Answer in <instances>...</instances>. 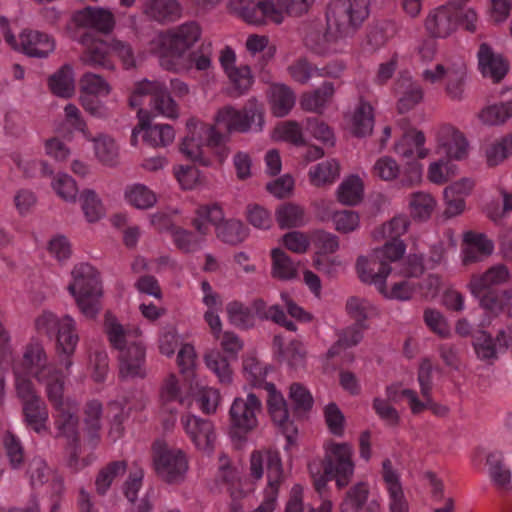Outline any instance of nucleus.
<instances>
[{"label": "nucleus", "mask_w": 512, "mask_h": 512, "mask_svg": "<svg viewBox=\"0 0 512 512\" xmlns=\"http://www.w3.org/2000/svg\"><path fill=\"white\" fill-rule=\"evenodd\" d=\"M463 242L461 261L464 265L479 262L494 250L493 242L482 233L468 231L463 235Z\"/></svg>", "instance_id": "nucleus-35"}, {"label": "nucleus", "mask_w": 512, "mask_h": 512, "mask_svg": "<svg viewBox=\"0 0 512 512\" xmlns=\"http://www.w3.org/2000/svg\"><path fill=\"white\" fill-rule=\"evenodd\" d=\"M272 267L271 274L280 280H292L296 278L298 268L296 263L281 249L271 250Z\"/></svg>", "instance_id": "nucleus-57"}, {"label": "nucleus", "mask_w": 512, "mask_h": 512, "mask_svg": "<svg viewBox=\"0 0 512 512\" xmlns=\"http://www.w3.org/2000/svg\"><path fill=\"white\" fill-rule=\"evenodd\" d=\"M346 129L357 137H365L372 133L374 112L370 103L364 100L357 102L344 116Z\"/></svg>", "instance_id": "nucleus-30"}, {"label": "nucleus", "mask_w": 512, "mask_h": 512, "mask_svg": "<svg viewBox=\"0 0 512 512\" xmlns=\"http://www.w3.org/2000/svg\"><path fill=\"white\" fill-rule=\"evenodd\" d=\"M153 468L163 482L181 485L189 471V457L183 449L158 441L153 446Z\"/></svg>", "instance_id": "nucleus-12"}, {"label": "nucleus", "mask_w": 512, "mask_h": 512, "mask_svg": "<svg viewBox=\"0 0 512 512\" xmlns=\"http://www.w3.org/2000/svg\"><path fill=\"white\" fill-rule=\"evenodd\" d=\"M149 114L155 116H163L166 118H177L179 115L178 105L166 91V86L163 83V88L160 91L154 92L150 100Z\"/></svg>", "instance_id": "nucleus-59"}, {"label": "nucleus", "mask_w": 512, "mask_h": 512, "mask_svg": "<svg viewBox=\"0 0 512 512\" xmlns=\"http://www.w3.org/2000/svg\"><path fill=\"white\" fill-rule=\"evenodd\" d=\"M200 36L201 30L197 23H185L157 34L150 42V49L159 59L161 66L167 70L182 72L194 65L199 71H208L212 67L210 54L188 53Z\"/></svg>", "instance_id": "nucleus-3"}, {"label": "nucleus", "mask_w": 512, "mask_h": 512, "mask_svg": "<svg viewBox=\"0 0 512 512\" xmlns=\"http://www.w3.org/2000/svg\"><path fill=\"white\" fill-rule=\"evenodd\" d=\"M275 219L280 229L299 228L308 222L305 208L292 202L279 205L275 210Z\"/></svg>", "instance_id": "nucleus-47"}, {"label": "nucleus", "mask_w": 512, "mask_h": 512, "mask_svg": "<svg viewBox=\"0 0 512 512\" xmlns=\"http://www.w3.org/2000/svg\"><path fill=\"white\" fill-rule=\"evenodd\" d=\"M319 218L321 221L330 220L334 230L340 234L353 233L357 231L361 225L359 213L353 210H335L331 214L321 212Z\"/></svg>", "instance_id": "nucleus-49"}, {"label": "nucleus", "mask_w": 512, "mask_h": 512, "mask_svg": "<svg viewBox=\"0 0 512 512\" xmlns=\"http://www.w3.org/2000/svg\"><path fill=\"white\" fill-rule=\"evenodd\" d=\"M274 355L280 362L297 367L303 363L305 350L303 345L295 340L285 341L277 335L273 340Z\"/></svg>", "instance_id": "nucleus-46"}, {"label": "nucleus", "mask_w": 512, "mask_h": 512, "mask_svg": "<svg viewBox=\"0 0 512 512\" xmlns=\"http://www.w3.org/2000/svg\"><path fill=\"white\" fill-rule=\"evenodd\" d=\"M189 389V401L192 400L199 411L205 415L215 414L222 404V395L217 387L210 386L206 378L199 374H192L186 380Z\"/></svg>", "instance_id": "nucleus-22"}, {"label": "nucleus", "mask_w": 512, "mask_h": 512, "mask_svg": "<svg viewBox=\"0 0 512 512\" xmlns=\"http://www.w3.org/2000/svg\"><path fill=\"white\" fill-rule=\"evenodd\" d=\"M67 290L83 316L94 319L100 313L104 289L100 272L94 266L84 262L76 264L71 270Z\"/></svg>", "instance_id": "nucleus-7"}, {"label": "nucleus", "mask_w": 512, "mask_h": 512, "mask_svg": "<svg viewBox=\"0 0 512 512\" xmlns=\"http://www.w3.org/2000/svg\"><path fill=\"white\" fill-rule=\"evenodd\" d=\"M380 475L387 493L389 511L409 512V504L404 494L401 476L390 459L382 461Z\"/></svg>", "instance_id": "nucleus-24"}, {"label": "nucleus", "mask_w": 512, "mask_h": 512, "mask_svg": "<svg viewBox=\"0 0 512 512\" xmlns=\"http://www.w3.org/2000/svg\"><path fill=\"white\" fill-rule=\"evenodd\" d=\"M425 271L423 257L416 254H410L401 269L400 273L403 278L395 280L397 272L392 269V275L385 279L380 288L377 290L385 298L398 301H407L413 297L418 289L424 290L426 297L435 296L440 281L437 276L430 275L428 283L424 286L415 283L412 278L421 276Z\"/></svg>", "instance_id": "nucleus-8"}, {"label": "nucleus", "mask_w": 512, "mask_h": 512, "mask_svg": "<svg viewBox=\"0 0 512 512\" xmlns=\"http://www.w3.org/2000/svg\"><path fill=\"white\" fill-rule=\"evenodd\" d=\"M315 0H259L253 6H242L237 13L245 22L255 26L272 23L281 25L298 18L311 9Z\"/></svg>", "instance_id": "nucleus-9"}, {"label": "nucleus", "mask_w": 512, "mask_h": 512, "mask_svg": "<svg viewBox=\"0 0 512 512\" xmlns=\"http://www.w3.org/2000/svg\"><path fill=\"white\" fill-rule=\"evenodd\" d=\"M91 143L95 159L104 166L115 167L120 161V147L117 141L107 133L83 136Z\"/></svg>", "instance_id": "nucleus-34"}, {"label": "nucleus", "mask_w": 512, "mask_h": 512, "mask_svg": "<svg viewBox=\"0 0 512 512\" xmlns=\"http://www.w3.org/2000/svg\"><path fill=\"white\" fill-rule=\"evenodd\" d=\"M336 198L339 203L346 206L358 205L364 196V183L358 175L345 177L338 185Z\"/></svg>", "instance_id": "nucleus-48"}, {"label": "nucleus", "mask_w": 512, "mask_h": 512, "mask_svg": "<svg viewBox=\"0 0 512 512\" xmlns=\"http://www.w3.org/2000/svg\"><path fill=\"white\" fill-rule=\"evenodd\" d=\"M511 273L504 264H496L482 273L471 276L467 288L471 295L478 300L483 310H497L501 308L498 303V292L494 287L509 282Z\"/></svg>", "instance_id": "nucleus-14"}, {"label": "nucleus", "mask_w": 512, "mask_h": 512, "mask_svg": "<svg viewBox=\"0 0 512 512\" xmlns=\"http://www.w3.org/2000/svg\"><path fill=\"white\" fill-rule=\"evenodd\" d=\"M0 26L6 43L15 51L30 57L46 58L55 50L54 38L46 33L26 29L16 37L11 33L5 18L0 20Z\"/></svg>", "instance_id": "nucleus-15"}, {"label": "nucleus", "mask_w": 512, "mask_h": 512, "mask_svg": "<svg viewBox=\"0 0 512 512\" xmlns=\"http://www.w3.org/2000/svg\"><path fill=\"white\" fill-rule=\"evenodd\" d=\"M181 424L197 450L208 455L214 451L217 435L212 421L187 413L181 417Z\"/></svg>", "instance_id": "nucleus-20"}, {"label": "nucleus", "mask_w": 512, "mask_h": 512, "mask_svg": "<svg viewBox=\"0 0 512 512\" xmlns=\"http://www.w3.org/2000/svg\"><path fill=\"white\" fill-rule=\"evenodd\" d=\"M423 132L411 129L403 133L394 143L393 151L402 160L425 159L430 154L425 146Z\"/></svg>", "instance_id": "nucleus-32"}, {"label": "nucleus", "mask_w": 512, "mask_h": 512, "mask_svg": "<svg viewBox=\"0 0 512 512\" xmlns=\"http://www.w3.org/2000/svg\"><path fill=\"white\" fill-rule=\"evenodd\" d=\"M355 266L359 279L363 283L374 285L377 290L392 275V267L380 263L372 250L366 255H360Z\"/></svg>", "instance_id": "nucleus-29"}, {"label": "nucleus", "mask_w": 512, "mask_h": 512, "mask_svg": "<svg viewBox=\"0 0 512 512\" xmlns=\"http://www.w3.org/2000/svg\"><path fill=\"white\" fill-rule=\"evenodd\" d=\"M370 0H331L326 11V26L310 31L306 47L314 54L325 56L343 52L347 41L369 16Z\"/></svg>", "instance_id": "nucleus-2"}, {"label": "nucleus", "mask_w": 512, "mask_h": 512, "mask_svg": "<svg viewBox=\"0 0 512 512\" xmlns=\"http://www.w3.org/2000/svg\"><path fill=\"white\" fill-rule=\"evenodd\" d=\"M434 151L450 160H463L468 155L469 143L460 130L444 125L436 132Z\"/></svg>", "instance_id": "nucleus-23"}, {"label": "nucleus", "mask_w": 512, "mask_h": 512, "mask_svg": "<svg viewBox=\"0 0 512 512\" xmlns=\"http://www.w3.org/2000/svg\"><path fill=\"white\" fill-rule=\"evenodd\" d=\"M265 389L268 393L266 399L268 413L273 423L285 435L287 441L285 450H289L293 445L296 444L297 429L295 428L293 422L290 420L286 400L282 393L276 389L274 384H266Z\"/></svg>", "instance_id": "nucleus-19"}, {"label": "nucleus", "mask_w": 512, "mask_h": 512, "mask_svg": "<svg viewBox=\"0 0 512 512\" xmlns=\"http://www.w3.org/2000/svg\"><path fill=\"white\" fill-rule=\"evenodd\" d=\"M187 133L180 143V152L189 160L206 167L222 165L230 154L223 136L215 126L191 118Z\"/></svg>", "instance_id": "nucleus-5"}, {"label": "nucleus", "mask_w": 512, "mask_h": 512, "mask_svg": "<svg viewBox=\"0 0 512 512\" xmlns=\"http://www.w3.org/2000/svg\"><path fill=\"white\" fill-rule=\"evenodd\" d=\"M81 210L87 222L96 223L106 216L100 196L92 189H84L79 197Z\"/></svg>", "instance_id": "nucleus-55"}, {"label": "nucleus", "mask_w": 512, "mask_h": 512, "mask_svg": "<svg viewBox=\"0 0 512 512\" xmlns=\"http://www.w3.org/2000/svg\"><path fill=\"white\" fill-rule=\"evenodd\" d=\"M267 99L271 113L280 118L288 115L296 102L292 88L283 83L272 84L268 89Z\"/></svg>", "instance_id": "nucleus-41"}, {"label": "nucleus", "mask_w": 512, "mask_h": 512, "mask_svg": "<svg viewBox=\"0 0 512 512\" xmlns=\"http://www.w3.org/2000/svg\"><path fill=\"white\" fill-rule=\"evenodd\" d=\"M125 202L139 210H148L158 201L157 194L142 183H132L125 187L123 192Z\"/></svg>", "instance_id": "nucleus-45"}, {"label": "nucleus", "mask_w": 512, "mask_h": 512, "mask_svg": "<svg viewBox=\"0 0 512 512\" xmlns=\"http://www.w3.org/2000/svg\"><path fill=\"white\" fill-rule=\"evenodd\" d=\"M217 238L229 245H239L249 236V228L239 219L230 218L216 226Z\"/></svg>", "instance_id": "nucleus-50"}, {"label": "nucleus", "mask_w": 512, "mask_h": 512, "mask_svg": "<svg viewBox=\"0 0 512 512\" xmlns=\"http://www.w3.org/2000/svg\"><path fill=\"white\" fill-rule=\"evenodd\" d=\"M386 395L387 398L393 402H399L406 399L412 413L414 414L430 409L437 416H445L449 411V408L446 405L433 402L430 395L420 399L415 391L404 387L401 383H394L387 386Z\"/></svg>", "instance_id": "nucleus-25"}, {"label": "nucleus", "mask_w": 512, "mask_h": 512, "mask_svg": "<svg viewBox=\"0 0 512 512\" xmlns=\"http://www.w3.org/2000/svg\"><path fill=\"white\" fill-rule=\"evenodd\" d=\"M369 485L366 482H358L346 493L340 505V512H360L362 505L367 501Z\"/></svg>", "instance_id": "nucleus-64"}, {"label": "nucleus", "mask_w": 512, "mask_h": 512, "mask_svg": "<svg viewBox=\"0 0 512 512\" xmlns=\"http://www.w3.org/2000/svg\"><path fill=\"white\" fill-rule=\"evenodd\" d=\"M458 173V166L448 158H440L429 163L427 178L434 184H444Z\"/></svg>", "instance_id": "nucleus-61"}, {"label": "nucleus", "mask_w": 512, "mask_h": 512, "mask_svg": "<svg viewBox=\"0 0 512 512\" xmlns=\"http://www.w3.org/2000/svg\"><path fill=\"white\" fill-rule=\"evenodd\" d=\"M236 53L231 47H224L219 54V62L233 88L242 94L250 89L253 84V76L250 67L237 65Z\"/></svg>", "instance_id": "nucleus-26"}, {"label": "nucleus", "mask_w": 512, "mask_h": 512, "mask_svg": "<svg viewBox=\"0 0 512 512\" xmlns=\"http://www.w3.org/2000/svg\"><path fill=\"white\" fill-rule=\"evenodd\" d=\"M201 292V301L205 307L203 313L204 321L208 325L214 339H219L223 327L220 318V312L223 308L222 299L207 281L201 283Z\"/></svg>", "instance_id": "nucleus-31"}, {"label": "nucleus", "mask_w": 512, "mask_h": 512, "mask_svg": "<svg viewBox=\"0 0 512 512\" xmlns=\"http://www.w3.org/2000/svg\"><path fill=\"white\" fill-rule=\"evenodd\" d=\"M270 371L267 364L260 362L253 354H246L242 360V373L252 387H264Z\"/></svg>", "instance_id": "nucleus-54"}, {"label": "nucleus", "mask_w": 512, "mask_h": 512, "mask_svg": "<svg viewBox=\"0 0 512 512\" xmlns=\"http://www.w3.org/2000/svg\"><path fill=\"white\" fill-rule=\"evenodd\" d=\"M162 88L163 83L160 81H149L147 79H143L136 82L129 97L130 106L134 109H137V113L140 111V109L145 110L143 106L146 99L148 97L151 99L153 93L160 91Z\"/></svg>", "instance_id": "nucleus-62"}, {"label": "nucleus", "mask_w": 512, "mask_h": 512, "mask_svg": "<svg viewBox=\"0 0 512 512\" xmlns=\"http://www.w3.org/2000/svg\"><path fill=\"white\" fill-rule=\"evenodd\" d=\"M341 165L334 158L326 159L310 167L308 178L311 185L315 187H326L332 185L340 176Z\"/></svg>", "instance_id": "nucleus-44"}, {"label": "nucleus", "mask_w": 512, "mask_h": 512, "mask_svg": "<svg viewBox=\"0 0 512 512\" xmlns=\"http://www.w3.org/2000/svg\"><path fill=\"white\" fill-rule=\"evenodd\" d=\"M346 311L357 323L339 334L337 342L328 350L327 358L334 357L341 350L358 344L362 340L363 331L366 328L365 320L377 315L376 306L370 300L359 296H351L347 299Z\"/></svg>", "instance_id": "nucleus-13"}, {"label": "nucleus", "mask_w": 512, "mask_h": 512, "mask_svg": "<svg viewBox=\"0 0 512 512\" xmlns=\"http://www.w3.org/2000/svg\"><path fill=\"white\" fill-rule=\"evenodd\" d=\"M73 22L79 27L91 28L100 32H109L114 26L112 13L101 7H87L75 12Z\"/></svg>", "instance_id": "nucleus-37"}, {"label": "nucleus", "mask_w": 512, "mask_h": 512, "mask_svg": "<svg viewBox=\"0 0 512 512\" xmlns=\"http://www.w3.org/2000/svg\"><path fill=\"white\" fill-rule=\"evenodd\" d=\"M308 472L318 493L326 490L328 482L335 481L341 489L352 480L355 472L354 448L349 442L325 441L323 459H314L308 464Z\"/></svg>", "instance_id": "nucleus-4"}, {"label": "nucleus", "mask_w": 512, "mask_h": 512, "mask_svg": "<svg viewBox=\"0 0 512 512\" xmlns=\"http://www.w3.org/2000/svg\"><path fill=\"white\" fill-rule=\"evenodd\" d=\"M409 226V217L401 213L376 228L373 231V238L375 240L400 239L408 231Z\"/></svg>", "instance_id": "nucleus-58"}, {"label": "nucleus", "mask_w": 512, "mask_h": 512, "mask_svg": "<svg viewBox=\"0 0 512 512\" xmlns=\"http://www.w3.org/2000/svg\"><path fill=\"white\" fill-rule=\"evenodd\" d=\"M467 79V67L462 59L453 61L450 75L445 82L447 96L455 101H461L465 96V82Z\"/></svg>", "instance_id": "nucleus-51"}, {"label": "nucleus", "mask_w": 512, "mask_h": 512, "mask_svg": "<svg viewBox=\"0 0 512 512\" xmlns=\"http://www.w3.org/2000/svg\"><path fill=\"white\" fill-rule=\"evenodd\" d=\"M397 108L405 113L414 109L424 98L423 88L411 77H401L395 85Z\"/></svg>", "instance_id": "nucleus-39"}, {"label": "nucleus", "mask_w": 512, "mask_h": 512, "mask_svg": "<svg viewBox=\"0 0 512 512\" xmlns=\"http://www.w3.org/2000/svg\"><path fill=\"white\" fill-rule=\"evenodd\" d=\"M267 476L265 488H280L284 471L282 460L278 452L272 450L254 451L250 456V476L255 480Z\"/></svg>", "instance_id": "nucleus-18"}, {"label": "nucleus", "mask_w": 512, "mask_h": 512, "mask_svg": "<svg viewBox=\"0 0 512 512\" xmlns=\"http://www.w3.org/2000/svg\"><path fill=\"white\" fill-rule=\"evenodd\" d=\"M138 124L133 128L130 143L136 147L138 137L142 134L143 140L152 147H166L175 139V131L168 124H151V115L148 110L137 113Z\"/></svg>", "instance_id": "nucleus-17"}, {"label": "nucleus", "mask_w": 512, "mask_h": 512, "mask_svg": "<svg viewBox=\"0 0 512 512\" xmlns=\"http://www.w3.org/2000/svg\"><path fill=\"white\" fill-rule=\"evenodd\" d=\"M474 182L470 178H461L450 183L443 190L444 211L446 219L458 217L466 208V198L470 195Z\"/></svg>", "instance_id": "nucleus-27"}, {"label": "nucleus", "mask_w": 512, "mask_h": 512, "mask_svg": "<svg viewBox=\"0 0 512 512\" xmlns=\"http://www.w3.org/2000/svg\"><path fill=\"white\" fill-rule=\"evenodd\" d=\"M17 394L23 403L26 424L37 433L46 432L48 412L34 388L30 389L29 395Z\"/></svg>", "instance_id": "nucleus-36"}, {"label": "nucleus", "mask_w": 512, "mask_h": 512, "mask_svg": "<svg viewBox=\"0 0 512 512\" xmlns=\"http://www.w3.org/2000/svg\"><path fill=\"white\" fill-rule=\"evenodd\" d=\"M425 29L434 38H447L456 32L458 22L454 19L453 3L437 7L425 19Z\"/></svg>", "instance_id": "nucleus-28"}, {"label": "nucleus", "mask_w": 512, "mask_h": 512, "mask_svg": "<svg viewBox=\"0 0 512 512\" xmlns=\"http://www.w3.org/2000/svg\"><path fill=\"white\" fill-rule=\"evenodd\" d=\"M80 42L84 46L80 61L91 67L112 68L113 49H123L118 40L105 41L90 34L84 35Z\"/></svg>", "instance_id": "nucleus-21"}, {"label": "nucleus", "mask_w": 512, "mask_h": 512, "mask_svg": "<svg viewBox=\"0 0 512 512\" xmlns=\"http://www.w3.org/2000/svg\"><path fill=\"white\" fill-rule=\"evenodd\" d=\"M262 410V401L253 392L233 399L228 411L229 435L232 441L238 443L246 441L248 435L258 428Z\"/></svg>", "instance_id": "nucleus-11"}, {"label": "nucleus", "mask_w": 512, "mask_h": 512, "mask_svg": "<svg viewBox=\"0 0 512 512\" xmlns=\"http://www.w3.org/2000/svg\"><path fill=\"white\" fill-rule=\"evenodd\" d=\"M507 336L501 331L497 338H492L484 331L474 336L473 347L478 359L491 362L498 358V355L506 350Z\"/></svg>", "instance_id": "nucleus-40"}, {"label": "nucleus", "mask_w": 512, "mask_h": 512, "mask_svg": "<svg viewBox=\"0 0 512 512\" xmlns=\"http://www.w3.org/2000/svg\"><path fill=\"white\" fill-rule=\"evenodd\" d=\"M477 58L479 70L484 77L498 82L506 75L508 71L507 62L502 55L495 53L489 45L485 43L480 45Z\"/></svg>", "instance_id": "nucleus-38"}, {"label": "nucleus", "mask_w": 512, "mask_h": 512, "mask_svg": "<svg viewBox=\"0 0 512 512\" xmlns=\"http://www.w3.org/2000/svg\"><path fill=\"white\" fill-rule=\"evenodd\" d=\"M203 361L220 384L229 385L233 382L234 373L229 357L223 355L218 349L213 348L205 352Z\"/></svg>", "instance_id": "nucleus-43"}, {"label": "nucleus", "mask_w": 512, "mask_h": 512, "mask_svg": "<svg viewBox=\"0 0 512 512\" xmlns=\"http://www.w3.org/2000/svg\"><path fill=\"white\" fill-rule=\"evenodd\" d=\"M60 365L61 368L56 369L49 364L42 342L32 339L24 347L21 360L14 366L16 391L23 395H29L30 389L34 388L31 378L44 383L48 399L56 411L54 417L57 436L74 442L77 436V422L74 419L75 405L70 400L63 398V370H67L61 363Z\"/></svg>", "instance_id": "nucleus-1"}, {"label": "nucleus", "mask_w": 512, "mask_h": 512, "mask_svg": "<svg viewBox=\"0 0 512 512\" xmlns=\"http://www.w3.org/2000/svg\"><path fill=\"white\" fill-rule=\"evenodd\" d=\"M335 92V85L325 81L318 88L303 92L299 98V106L305 112L323 115L330 107Z\"/></svg>", "instance_id": "nucleus-33"}, {"label": "nucleus", "mask_w": 512, "mask_h": 512, "mask_svg": "<svg viewBox=\"0 0 512 512\" xmlns=\"http://www.w3.org/2000/svg\"><path fill=\"white\" fill-rule=\"evenodd\" d=\"M224 219V212L218 205L201 206L196 210L193 225L200 235L208 234L210 226L220 224Z\"/></svg>", "instance_id": "nucleus-56"}, {"label": "nucleus", "mask_w": 512, "mask_h": 512, "mask_svg": "<svg viewBox=\"0 0 512 512\" xmlns=\"http://www.w3.org/2000/svg\"><path fill=\"white\" fill-rule=\"evenodd\" d=\"M105 330L111 344L120 351V374L123 378L144 377L145 347L139 328H124L111 314L105 316Z\"/></svg>", "instance_id": "nucleus-6"}, {"label": "nucleus", "mask_w": 512, "mask_h": 512, "mask_svg": "<svg viewBox=\"0 0 512 512\" xmlns=\"http://www.w3.org/2000/svg\"><path fill=\"white\" fill-rule=\"evenodd\" d=\"M437 206V199L426 191L413 192L407 200L408 211L415 221L425 222L429 220Z\"/></svg>", "instance_id": "nucleus-42"}, {"label": "nucleus", "mask_w": 512, "mask_h": 512, "mask_svg": "<svg viewBox=\"0 0 512 512\" xmlns=\"http://www.w3.org/2000/svg\"><path fill=\"white\" fill-rule=\"evenodd\" d=\"M512 117V99L502 103H493L484 106L477 114L482 125L498 126Z\"/></svg>", "instance_id": "nucleus-52"}, {"label": "nucleus", "mask_w": 512, "mask_h": 512, "mask_svg": "<svg viewBox=\"0 0 512 512\" xmlns=\"http://www.w3.org/2000/svg\"><path fill=\"white\" fill-rule=\"evenodd\" d=\"M79 101L84 110L96 118H106L109 110L101 98L107 97L112 87L101 75L85 73L79 80Z\"/></svg>", "instance_id": "nucleus-16"}, {"label": "nucleus", "mask_w": 512, "mask_h": 512, "mask_svg": "<svg viewBox=\"0 0 512 512\" xmlns=\"http://www.w3.org/2000/svg\"><path fill=\"white\" fill-rule=\"evenodd\" d=\"M174 176L183 190H194L205 185V177L194 166L177 165L173 168Z\"/></svg>", "instance_id": "nucleus-63"}, {"label": "nucleus", "mask_w": 512, "mask_h": 512, "mask_svg": "<svg viewBox=\"0 0 512 512\" xmlns=\"http://www.w3.org/2000/svg\"><path fill=\"white\" fill-rule=\"evenodd\" d=\"M49 86L53 94L62 98H70L75 93L74 70L64 65L49 78Z\"/></svg>", "instance_id": "nucleus-53"}, {"label": "nucleus", "mask_w": 512, "mask_h": 512, "mask_svg": "<svg viewBox=\"0 0 512 512\" xmlns=\"http://www.w3.org/2000/svg\"><path fill=\"white\" fill-rule=\"evenodd\" d=\"M270 137L276 142H289L296 146L305 144L302 128L296 121L280 122L271 131Z\"/></svg>", "instance_id": "nucleus-60"}, {"label": "nucleus", "mask_w": 512, "mask_h": 512, "mask_svg": "<svg viewBox=\"0 0 512 512\" xmlns=\"http://www.w3.org/2000/svg\"><path fill=\"white\" fill-rule=\"evenodd\" d=\"M35 329L48 336H55L56 349L59 357L62 358L61 364L66 370L72 366L70 357L73 355L79 336L76 331V322L70 315L59 317L54 312L43 310L34 320Z\"/></svg>", "instance_id": "nucleus-10"}]
</instances>
